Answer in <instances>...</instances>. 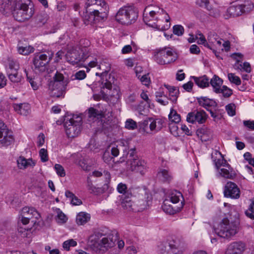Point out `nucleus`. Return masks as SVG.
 Instances as JSON below:
<instances>
[{
  "label": "nucleus",
  "instance_id": "obj_9",
  "mask_svg": "<svg viewBox=\"0 0 254 254\" xmlns=\"http://www.w3.org/2000/svg\"><path fill=\"white\" fill-rule=\"evenodd\" d=\"M53 57V53L38 54L35 55L33 64L36 72H44L47 69V65Z\"/></svg>",
  "mask_w": 254,
  "mask_h": 254
},
{
  "label": "nucleus",
  "instance_id": "obj_3",
  "mask_svg": "<svg viewBox=\"0 0 254 254\" xmlns=\"http://www.w3.org/2000/svg\"><path fill=\"white\" fill-rule=\"evenodd\" d=\"M13 16L18 21L23 22L29 19L34 14L30 0H19L15 4Z\"/></svg>",
  "mask_w": 254,
  "mask_h": 254
},
{
  "label": "nucleus",
  "instance_id": "obj_26",
  "mask_svg": "<svg viewBox=\"0 0 254 254\" xmlns=\"http://www.w3.org/2000/svg\"><path fill=\"white\" fill-rule=\"evenodd\" d=\"M14 110L18 114L26 116L30 111V106L27 103H21L14 105Z\"/></svg>",
  "mask_w": 254,
  "mask_h": 254
},
{
  "label": "nucleus",
  "instance_id": "obj_48",
  "mask_svg": "<svg viewBox=\"0 0 254 254\" xmlns=\"http://www.w3.org/2000/svg\"><path fill=\"white\" fill-rule=\"evenodd\" d=\"M228 78L231 83H234L236 85H240L241 84L240 78L239 76L235 75L234 73H228Z\"/></svg>",
  "mask_w": 254,
  "mask_h": 254
},
{
  "label": "nucleus",
  "instance_id": "obj_44",
  "mask_svg": "<svg viewBox=\"0 0 254 254\" xmlns=\"http://www.w3.org/2000/svg\"><path fill=\"white\" fill-rule=\"evenodd\" d=\"M169 118L170 121L175 123H178L181 121L180 115L177 114V112L174 110L171 111L169 115Z\"/></svg>",
  "mask_w": 254,
  "mask_h": 254
},
{
  "label": "nucleus",
  "instance_id": "obj_16",
  "mask_svg": "<svg viewBox=\"0 0 254 254\" xmlns=\"http://www.w3.org/2000/svg\"><path fill=\"white\" fill-rule=\"evenodd\" d=\"M207 116L203 110L194 111L189 113L187 117V121L190 123H198L203 124L207 119Z\"/></svg>",
  "mask_w": 254,
  "mask_h": 254
},
{
  "label": "nucleus",
  "instance_id": "obj_5",
  "mask_svg": "<svg viewBox=\"0 0 254 254\" xmlns=\"http://www.w3.org/2000/svg\"><path fill=\"white\" fill-rule=\"evenodd\" d=\"M127 168L129 170L144 175L147 170L146 163L135 155L134 148L130 149L126 156Z\"/></svg>",
  "mask_w": 254,
  "mask_h": 254
},
{
  "label": "nucleus",
  "instance_id": "obj_23",
  "mask_svg": "<svg viewBox=\"0 0 254 254\" xmlns=\"http://www.w3.org/2000/svg\"><path fill=\"white\" fill-rule=\"evenodd\" d=\"M219 173L221 177L226 179H233L236 176V174L229 164L220 169Z\"/></svg>",
  "mask_w": 254,
  "mask_h": 254
},
{
  "label": "nucleus",
  "instance_id": "obj_2",
  "mask_svg": "<svg viewBox=\"0 0 254 254\" xmlns=\"http://www.w3.org/2000/svg\"><path fill=\"white\" fill-rule=\"evenodd\" d=\"M239 230V223L237 221L230 220L228 218L223 219L214 228V231L218 236L228 240L234 237Z\"/></svg>",
  "mask_w": 254,
  "mask_h": 254
},
{
  "label": "nucleus",
  "instance_id": "obj_7",
  "mask_svg": "<svg viewBox=\"0 0 254 254\" xmlns=\"http://www.w3.org/2000/svg\"><path fill=\"white\" fill-rule=\"evenodd\" d=\"M138 17L137 11L132 6H124L121 8L116 14V20L122 24H130Z\"/></svg>",
  "mask_w": 254,
  "mask_h": 254
},
{
  "label": "nucleus",
  "instance_id": "obj_55",
  "mask_svg": "<svg viewBox=\"0 0 254 254\" xmlns=\"http://www.w3.org/2000/svg\"><path fill=\"white\" fill-rule=\"evenodd\" d=\"M24 71L26 73V76L27 78V80L29 81V82L30 83L32 88L34 90H37L38 89L39 85H38V84L37 83V82L36 81L35 79L32 78L28 76V72L26 71V70L25 69Z\"/></svg>",
  "mask_w": 254,
  "mask_h": 254
},
{
  "label": "nucleus",
  "instance_id": "obj_53",
  "mask_svg": "<svg viewBox=\"0 0 254 254\" xmlns=\"http://www.w3.org/2000/svg\"><path fill=\"white\" fill-rule=\"evenodd\" d=\"M173 33L178 36L183 35L184 33V28L181 25H176L173 26Z\"/></svg>",
  "mask_w": 254,
  "mask_h": 254
},
{
  "label": "nucleus",
  "instance_id": "obj_58",
  "mask_svg": "<svg viewBox=\"0 0 254 254\" xmlns=\"http://www.w3.org/2000/svg\"><path fill=\"white\" fill-rule=\"evenodd\" d=\"M226 110L228 114L230 116H234L236 114V106L234 104H229L226 107Z\"/></svg>",
  "mask_w": 254,
  "mask_h": 254
},
{
  "label": "nucleus",
  "instance_id": "obj_50",
  "mask_svg": "<svg viewBox=\"0 0 254 254\" xmlns=\"http://www.w3.org/2000/svg\"><path fill=\"white\" fill-rule=\"evenodd\" d=\"M86 76L85 72L84 70H80L75 73V74L71 76L72 80H82Z\"/></svg>",
  "mask_w": 254,
  "mask_h": 254
},
{
  "label": "nucleus",
  "instance_id": "obj_42",
  "mask_svg": "<svg viewBox=\"0 0 254 254\" xmlns=\"http://www.w3.org/2000/svg\"><path fill=\"white\" fill-rule=\"evenodd\" d=\"M57 213L56 220L58 223L64 224L67 220L66 215L59 209L56 210Z\"/></svg>",
  "mask_w": 254,
  "mask_h": 254
},
{
  "label": "nucleus",
  "instance_id": "obj_33",
  "mask_svg": "<svg viewBox=\"0 0 254 254\" xmlns=\"http://www.w3.org/2000/svg\"><path fill=\"white\" fill-rule=\"evenodd\" d=\"M6 74L8 79L13 83H19L21 80V76L18 74V70L13 71L10 69L6 71Z\"/></svg>",
  "mask_w": 254,
  "mask_h": 254
},
{
  "label": "nucleus",
  "instance_id": "obj_34",
  "mask_svg": "<svg viewBox=\"0 0 254 254\" xmlns=\"http://www.w3.org/2000/svg\"><path fill=\"white\" fill-rule=\"evenodd\" d=\"M144 197V199H140L137 201V203L136 204V209H134L135 211H142L144 209H147V207L149 206V201L145 199L146 197Z\"/></svg>",
  "mask_w": 254,
  "mask_h": 254
},
{
  "label": "nucleus",
  "instance_id": "obj_46",
  "mask_svg": "<svg viewBox=\"0 0 254 254\" xmlns=\"http://www.w3.org/2000/svg\"><path fill=\"white\" fill-rule=\"evenodd\" d=\"M180 197H182V194L180 192H172L169 196L170 201L174 204L177 203L179 201Z\"/></svg>",
  "mask_w": 254,
  "mask_h": 254
},
{
  "label": "nucleus",
  "instance_id": "obj_57",
  "mask_svg": "<svg viewBox=\"0 0 254 254\" xmlns=\"http://www.w3.org/2000/svg\"><path fill=\"white\" fill-rule=\"evenodd\" d=\"M125 127L128 129H134L137 128V124L132 119H127L125 123Z\"/></svg>",
  "mask_w": 254,
  "mask_h": 254
},
{
  "label": "nucleus",
  "instance_id": "obj_38",
  "mask_svg": "<svg viewBox=\"0 0 254 254\" xmlns=\"http://www.w3.org/2000/svg\"><path fill=\"white\" fill-rule=\"evenodd\" d=\"M144 191L139 188H130L126 193V194L130 196V198L132 197H136L139 196L140 194H142Z\"/></svg>",
  "mask_w": 254,
  "mask_h": 254
},
{
  "label": "nucleus",
  "instance_id": "obj_30",
  "mask_svg": "<svg viewBox=\"0 0 254 254\" xmlns=\"http://www.w3.org/2000/svg\"><path fill=\"white\" fill-rule=\"evenodd\" d=\"M209 83L211 85L213 88V90L215 93H218L220 91V89L222 87L223 80L218 76L214 75L213 78L209 81Z\"/></svg>",
  "mask_w": 254,
  "mask_h": 254
},
{
  "label": "nucleus",
  "instance_id": "obj_8",
  "mask_svg": "<svg viewBox=\"0 0 254 254\" xmlns=\"http://www.w3.org/2000/svg\"><path fill=\"white\" fill-rule=\"evenodd\" d=\"M177 59L176 53L169 47L159 50L154 55L155 61L161 65L170 64L175 62Z\"/></svg>",
  "mask_w": 254,
  "mask_h": 254
},
{
  "label": "nucleus",
  "instance_id": "obj_15",
  "mask_svg": "<svg viewBox=\"0 0 254 254\" xmlns=\"http://www.w3.org/2000/svg\"><path fill=\"white\" fill-rule=\"evenodd\" d=\"M244 4L233 5L227 10V12L230 16L235 17L242 15L245 12L250 11L254 7L252 3L247 1Z\"/></svg>",
  "mask_w": 254,
  "mask_h": 254
},
{
  "label": "nucleus",
  "instance_id": "obj_37",
  "mask_svg": "<svg viewBox=\"0 0 254 254\" xmlns=\"http://www.w3.org/2000/svg\"><path fill=\"white\" fill-rule=\"evenodd\" d=\"M65 195L66 197L70 199V202L72 205H79L82 204V201L71 191L69 190L66 191Z\"/></svg>",
  "mask_w": 254,
  "mask_h": 254
},
{
  "label": "nucleus",
  "instance_id": "obj_27",
  "mask_svg": "<svg viewBox=\"0 0 254 254\" xmlns=\"http://www.w3.org/2000/svg\"><path fill=\"white\" fill-rule=\"evenodd\" d=\"M18 167L20 169H24L29 166L33 167L35 162L32 159H26L23 157H20L17 161Z\"/></svg>",
  "mask_w": 254,
  "mask_h": 254
},
{
  "label": "nucleus",
  "instance_id": "obj_52",
  "mask_svg": "<svg viewBox=\"0 0 254 254\" xmlns=\"http://www.w3.org/2000/svg\"><path fill=\"white\" fill-rule=\"evenodd\" d=\"M31 228L19 227L18 228V233L22 237H28L31 232Z\"/></svg>",
  "mask_w": 254,
  "mask_h": 254
},
{
  "label": "nucleus",
  "instance_id": "obj_64",
  "mask_svg": "<svg viewBox=\"0 0 254 254\" xmlns=\"http://www.w3.org/2000/svg\"><path fill=\"white\" fill-rule=\"evenodd\" d=\"M36 20L37 25L38 26H41L46 23L47 19L46 17H43L41 15L39 14L37 15Z\"/></svg>",
  "mask_w": 254,
  "mask_h": 254
},
{
  "label": "nucleus",
  "instance_id": "obj_4",
  "mask_svg": "<svg viewBox=\"0 0 254 254\" xmlns=\"http://www.w3.org/2000/svg\"><path fill=\"white\" fill-rule=\"evenodd\" d=\"M68 83V81L64 79L63 74L57 71L53 80L48 84L51 96L58 98L62 97L65 93Z\"/></svg>",
  "mask_w": 254,
  "mask_h": 254
},
{
  "label": "nucleus",
  "instance_id": "obj_62",
  "mask_svg": "<svg viewBox=\"0 0 254 254\" xmlns=\"http://www.w3.org/2000/svg\"><path fill=\"white\" fill-rule=\"evenodd\" d=\"M117 189L120 193H123L124 194L123 196H125L126 193L128 190H127V185L122 183H120L118 184Z\"/></svg>",
  "mask_w": 254,
  "mask_h": 254
},
{
  "label": "nucleus",
  "instance_id": "obj_14",
  "mask_svg": "<svg viewBox=\"0 0 254 254\" xmlns=\"http://www.w3.org/2000/svg\"><path fill=\"white\" fill-rule=\"evenodd\" d=\"M14 142L11 131L8 130L4 123L0 120V145L7 146Z\"/></svg>",
  "mask_w": 254,
  "mask_h": 254
},
{
  "label": "nucleus",
  "instance_id": "obj_6",
  "mask_svg": "<svg viewBox=\"0 0 254 254\" xmlns=\"http://www.w3.org/2000/svg\"><path fill=\"white\" fill-rule=\"evenodd\" d=\"M88 49L86 47H75L69 48L65 54L66 60L72 65L79 64L89 57Z\"/></svg>",
  "mask_w": 254,
  "mask_h": 254
},
{
  "label": "nucleus",
  "instance_id": "obj_1",
  "mask_svg": "<svg viewBox=\"0 0 254 254\" xmlns=\"http://www.w3.org/2000/svg\"><path fill=\"white\" fill-rule=\"evenodd\" d=\"M117 240V236L113 234L106 236L100 232H97L91 237L90 245L96 252L104 253L108 249L113 247Z\"/></svg>",
  "mask_w": 254,
  "mask_h": 254
},
{
  "label": "nucleus",
  "instance_id": "obj_32",
  "mask_svg": "<svg viewBox=\"0 0 254 254\" xmlns=\"http://www.w3.org/2000/svg\"><path fill=\"white\" fill-rule=\"evenodd\" d=\"M90 219V215L89 214L81 212L77 215L76 222L78 225H84L89 221Z\"/></svg>",
  "mask_w": 254,
  "mask_h": 254
},
{
  "label": "nucleus",
  "instance_id": "obj_11",
  "mask_svg": "<svg viewBox=\"0 0 254 254\" xmlns=\"http://www.w3.org/2000/svg\"><path fill=\"white\" fill-rule=\"evenodd\" d=\"M107 12L103 11V9H93V11L89 13L86 12L84 17V23L86 25L94 24L103 20L107 17Z\"/></svg>",
  "mask_w": 254,
  "mask_h": 254
},
{
  "label": "nucleus",
  "instance_id": "obj_22",
  "mask_svg": "<svg viewBox=\"0 0 254 254\" xmlns=\"http://www.w3.org/2000/svg\"><path fill=\"white\" fill-rule=\"evenodd\" d=\"M197 100L201 106L205 108L207 110H209V107L215 108L217 106V104L215 101L208 98L206 97H200L197 98Z\"/></svg>",
  "mask_w": 254,
  "mask_h": 254
},
{
  "label": "nucleus",
  "instance_id": "obj_18",
  "mask_svg": "<svg viewBox=\"0 0 254 254\" xmlns=\"http://www.w3.org/2000/svg\"><path fill=\"white\" fill-rule=\"evenodd\" d=\"M224 196L232 198H238L240 196V191L237 185L232 182H228L224 191Z\"/></svg>",
  "mask_w": 254,
  "mask_h": 254
},
{
  "label": "nucleus",
  "instance_id": "obj_12",
  "mask_svg": "<svg viewBox=\"0 0 254 254\" xmlns=\"http://www.w3.org/2000/svg\"><path fill=\"white\" fill-rule=\"evenodd\" d=\"M105 184L102 187H95L90 181H87V190L90 193L94 195H99L105 192L109 189L111 180V175L108 171L104 172Z\"/></svg>",
  "mask_w": 254,
  "mask_h": 254
},
{
  "label": "nucleus",
  "instance_id": "obj_28",
  "mask_svg": "<svg viewBox=\"0 0 254 254\" xmlns=\"http://www.w3.org/2000/svg\"><path fill=\"white\" fill-rule=\"evenodd\" d=\"M170 248H169L168 250H167L166 254H176L178 250L181 249L182 244L180 243L179 240H173L170 242Z\"/></svg>",
  "mask_w": 254,
  "mask_h": 254
},
{
  "label": "nucleus",
  "instance_id": "obj_45",
  "mask_svg": "<svg viewBox=\"0 0 254 254\" xmlns=\"http://www.w3.org/2000/svg\"><path fill=\"white\" fill-rule=\"evenodd\" d=\"M217 93H222L224 97L228 98L233 94V91L231 89L224 85L220 89V91Z\"/></svg>",
  "mask_w": 254,
  "mask_h": 254
},
{
  "label": "nucleus",
  "instance_id": "obj_19",
  "mask_svg": "<svg viewBox=\"0 0 254 254\" xmlns=\"http://www.w3.org/2000/svg\"><path fill=\"white\" fill-rule=\"evenodd\" d=\"M88 117L92 120H96L101 119L103 118L107 117L110 118L112 116V112L109 109L108 111L107 110L103 112L99 111L93 107H90L88 110Z\"/></svg>",
  "mask_w": 254,
  "mask_h": 254
},
{
  "label": "nucleus",
  "instance_id": "obj_43",
  "mask_svg": "<svg viewBox=\"0 0 254 254\" xmlns=\"http://www.w3.org/2000/svg\"><path fill=\"white\" fill-rule=\"evenodd\" d=\"M195 39H198L199 40L197 42L198 44H202L205 47H206L208 48H209L210 49H212L209 44L207 42L203 35L200 32H198V33L196 35Z\"/></svg>",
  "mask_w": 254,
  "mask_h": 254
},
{
  "label": "nucleus",
  "instance_id": "obj_21",
  "mask_svg": "<svg viewBox=\"0 0 254 254\" xmlns=\"http://www.w3.org/2000/svg\"><path fill=\"white\" fill-rule=\"evenodd\" d=\"M157 177L164 183H169L173 179V176L167 169L161 168L157 173Z\"/></svg>",
  "mask_w": 254,
  "mask_h": 254
},
{
  "label": "nucleus",
  "instance_id": "obj_24",
  "mask_svg": "<svg viewBox=\"0 0 254 254\" xmlns=\"http://www.w3.org/2000/svg\"><path fill=\"white\" fill-rule=\"evenodd\" d=\"M149 133L152 131H159L163 127L164 122L160 119H154L152 118H149Z\"/></svg>",
  "mask_w": 254,
  "mask_h": 254
},
{
  "label": "nucleus",
  "instance_id": "obj_31",
  "mask_svg": "<svg viewBox=\"0 0 254 254\" xmlns=\"http://www.w3.org/2000/svg\"><path fill=\"white\" fill-rule=\"evenodd\" d=\"M192 78L194 80L195 84L201 88L209 86V79L206 75L200 77L192 76Z\"/></svg>",
  "mask_w": 254,
  "mask_h": 254
},
{
  "label": "nucleus",
  "instance_id": "obj_54",
  "mask_svg": "<svg viewBox=\"0 0 254 254\" xmlns=\"http://www.w3.org/2000/svg\"><path fill=\"white\" fill-rule=\"evenodd\" d=\"M76 245V242L73 239H70L64 242L63 244V247L66 250L69 251L70 247H75Z\"/></svg>",
  "mask_w": 254,
  "mask_h": 254
},
{
  "label": "nucleus",
  "instance_id": "obj_29",
  "mask_svg": "<svg viewBox=\"0 0 254 254\" xmlns=\"http://www.w3.org/2000/svg\"><path fill=\"white\" fill-rule=\"evenodd\" d=\"M170 248H169L168 250H167L166 254H176L178 250L181 249L182 244L180 243L179 240H173L170 242Z\"/></svg>",
  "mask_w": 254,
  "mask_h": 254
},
{
  "label": "nucleus",
  "instance_id": "obj_51",
  "mask_svg": "<svg viewBox=\"0 0 254 254\" xmlns=\"http://www.w3.org/2000/svg\"><path fill=\"white\" fill-rule=\"evenodd\" d=\"M150 123V122L149 121V118H148L144 120L140 124V128L142 129L144 132L147 133H149V129Z\"/></svg>",
  "mask_w": 254,
  "mask_h": 254
},
{
  "label": "nucleus",
  "instance_id": "obj_60",
  "mask_svg": "<svg viewBox=\"0 0 254 254\" xmlns=\"http://www.w3.org/2000/svg\"><path fill=\"white\" fill-rule=\"evenodd\" d=\"M170 242H165L161 243L159 246V250L161 254H166L167 250L170 248Z\"/></svg>",
  "mask_w": 254,
  "mask_h": 254
},
{
  "label": "nucleus",
  "instance_id": "obj_39",
  "mask_svg": "<svg viewBox=\"0 0 254 254\" xmlns=\"http://www.w3.org/2000/svg\"><path fill=\"white\" fill-rule=\"evenodd\" d=\"M114 82V77L110 75H106V79H103L102 85L103 88H106L109 90H111L112 87V84Z\"/></svg>",
  "mask_w": 254,
  "mask_h": 254
},
{
  "label": "nucleus",
  "instance_id": "obj_61",
  "mask_svg": "<svg viewBox=\"0 0 254 254\" xmlns=\"http://www.w3.org/2000/svg\"><path fill=\"white\" fill-rule=\"evenodd\" d=\"M103 160L106 163L110 164L112 162H114L113 157H111L109 151H105L103 155Z\"/></svg>",
  "mask_w": 254,
  "mask_h": 254
},
{
  "label": "nucleus",
  "instance_id": "obj_40",
  "mask_svg": "<svg viewBox=\"0 0 254 254\" xmlns=\"http://www.w3.org/2000/svg\"><path fill=\"white\" fill-rule=\"evenodd\" d=\"M34 48L31 46H21L18 47V52L20 54L28 55L34 52Z\"/></svg>",
  "mask_w": 254,
  "mask_h": 254
},
{
  "label": "nucleus",
  "instance_id": "obj_36",
  "mask_svg": "<svg viewBox=\"0 0 254 254\" xmlns=\"http://www.w3.org/2000/svg\"><path fill=\"white\" fill-rule=\"evenodd\" d=\"M169 200L166 199L164 202V205H163V211L170 215L174 214L178 211V208H175L173 207L171 204H169Z\"/></svg>",
  "mask_w": 254,
  "mask_h": 254
},
{
  "label": "nucleus",
  "instance_id": "obj_59",
  "mask_svg": "<svg viewBox=\"0 0 254 254\" xmlns=\"http://www.w3.org/2000/svg\"><path fill=\"white\" fill-rule=\"evenodd\" d=\"M39 156L43 162H46L49 160L48 152L46 149L42 148L40 150Z\"/></svg>",
  "mask_w": 254,
  "mask_h": 254
},
{
  "label": "nucleus",
  "instance_id": "obj_10",
  "mask_svg": "<svg viewBox=\"0 0 254 254\" xmlns=\"http://www.w3.org/2000/svg\"><path fill=\"white\" fill-rule=\"evenodd\" d=\"M21 221L23 225H26L31 221L35 225L40 217L39 212L33 207H24L21 211Z\"/></svg>",
  "mask_w": 254,
  "mask_h": 254
},
{
  "label": "nucleus",
  "instance_id": "obj_49",
  "mask_svg": "<svg viewBox=\"0 0 254 254\" xmlns=\"http://www.w3.org/2000/svg\"><path fill=\"white\" fill-rule=\"evenodd\" d=\"M217 39H219V36L216 33L214 32H210L208 33L207 40L209 43L215 45Z\"/></svg>",
  "mask_w": 254,
  "mask_h": 254
},
{
  "label": "nucleus",
  "instance_id": "obj_13",
  "mask_svg": "<svg viewBox=\"0 0 254 254\" xmlns=\"http://www.w3.org/2000/svg\"><path fill=\"white\" fill-rule=\"evenodd\" d=\"M81 125L80 121H75L73 119L66 121L64 126L67 136L73 138L78 136L81 131Z\"/></svg>",
  "mask_w": 254,
  "mask_h": 254
},
{
  "label": "nucleus",
  "instance_id": "obj_41",
  "mask_svg": "<svg viewBox=\"0 0 254 254\" xmlns=\"http://www.w3.org/2000/svg\"><path fill=\"white\" fill-rule=\"evenodd\" d=\"M19 68V64L18 63L13 59H9L8 61V65L6 68V71L10 69L11 71H17Z\"/></svg>",
  "mask_w": 254,
  "mask_h": 254
},
{
  "label": "nucleus",
  "instance_id": "obj_63",
  "mask_svg": "<svg viewBox=\"0 0 254 254\" xmlns=\"http://www.w3.org/2000/svg\"><path fill=\"white\" fill-rule=\"evenodd\" d=\"M138 78L140 79L141 82L146 86H148L150 83V79L148 77V74H144L140 78L139 77V76H138Z\"/></svg>",
  "mask_w": 254,
  "mask_h": 254
},
{
  "label": "nucleus",
  "instance_id": "obj_47",
  "mask_svg": "<svg viewBox=\"0 0 254 254\" xmlns=\"http://www.w3.org/2000/svg\"><path fill=\"white\" fill-rule=\"evenodd\" d=\"M212 159H213V161L214 162V164L217 169H219L221 166H223L224 167L225 166H226V165H227V164H228V163H227L226 160L223 158H219L217 160L214 159V156L213 153L212 154Z\"/></svg>",
  "mask_w": 254,
  "mask_h": 254
},
{
  "label": "nucleus",
  "instance_id": "obj_56",
  "mask_svg": "<svg viewBox=\"0 0 254 254\" xmlns=\"http://www.w3.org/2000/svg\"><path fill=\"white\" fill-rule=\"evenodd\" d=\"M54 168L58 176L61 177H64L65 176V170L61 165L56 164Z\"/></svg>",
  "mask_w": 254,
  "mask_h": 254
},
{
  "label": "nucleus",
  "instance_id": "obj_25",
  "mask_svg": "<svg viewBox=\"0 0 254 254\" xmlns=\"http://www.w3.org/2000/svg\"><path fill=\"white\" fill-rule=\"evenodd\" d=\"M133 202L130 196L125 194V196H123L121 205L122 207L127 211H135L136 207L133 206Z\"/></svg>",
  "mask_w": 254,
  "mask_h": 254
},
{
  "label": "nucleus",
  "instance_id": "obj_20",
  "mask_svg": "<svg viewBox=\"0 0 254 254\" xmlns=\"http://www.w3.org/2000/svg\"><path fill=\"white\" fill-rule=\"evenodd\" d=\"M245 250V245L241 242H235L228 247L225 254H242Z\"/></svg>",
  "mask_w": 254,
  "mask_h": 254
},
{
  "label": "nucleus",
  "instance_id": "obj_17",
  "mask_svg": "<svg viewBox=\"0 0 254 254\" xmlns=\"http://www.w3.org/2000/svg\"><path fill=\"white\" fill-rule=\"evenodd\" d=\"M155 14L156 12L153 10L149 11V13H148L147 9H145L143 14V20L144 22L147 25L154 28H156L158 30L163 31L167 29L169 26L166 25V27L165 26L161 27L160 25L154 22V21L155 20V19H154Z\"/></svg>",
  "mask_w": 254,
  "mask_h": 254
},
{
  "label": "nucleus",
  "instance_id": "obj_35",
  "mask_svg": "<svg viewBox=\"0 0 254 254\" xmlns=\"http://www.w3.org/2000/svg\"><path fill=\"white\" fill-rule=\"evenodd\" d=\"M165 87L169 92L170 99L173 102H176L179 94V90L174 86L165 85Z\"/></svg>",
  "mask_w": 254,
  "mask_h": 254
}]
</instances>
